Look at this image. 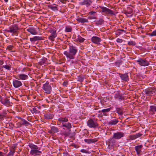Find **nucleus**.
<instances>
[{
	"instance_id": "nucleus-1",
	"label": "nucleus",
	"mask_w": 156,
	"mask_h": 156,
	"mask_svg": "<svg viewBox=\"0 0 156 156\" xmlns=\"http://www.w3.org/2000/svg\"><path fill=\"white\" fill-rule=\"evenodd\" d=\"M61 127L63 128L62 131L64 132L65 135H68L69 134V132L70 130V128H72L71 123L69 122H66L64 124L60 126Z\"/></svg>"
},
{
	"instance_id": "nucleus-2",
	"label": "nucleus",
	"mask_w": 156,
	"mask_h": 156,
	"mask_svg": "<svg viewBox=\"0 0 156 156\" xmlns=\"http://www.w3.org/2000/svg\"><path fill=\"white\" fill-rule=\"evenodd\" d=\"M28 146L31 149L30 153L32 155H36L41 152L39 151L38 147L32 143H29Z\"/></svg>"
},
{
	"instance_id": "nucleus-3",
	"label": "nucleus",
	"mask_w": 156,
	"mask_h": 156,
	"mask_svg": "<svg viewBox=\"0 0 156 156\" xmlns=\"http://www.w3.org/2000/svg\"><path fill=\"white\" fill-rule=\"evenodd\" d=\"M42 88L44 92L48 94L50 93L52 90L51 87L48 82H46L45 83L43 84Z\"/></svg>"
},
{
	"instance_id": "nucleus-4",
	"label": "nucleus",
	"mask_w": 156,
	"mask_h": 156,
	"mask_svg": "<svg viewBox=\"0 0 156 156\" xmlns=\"http://www.w3.org/2000/svg\"><path fill=\"white\" fill-rule=\"evenodd\" d=\"M87 126L90 128H95L98 126V124L95 120L90 119L87 121Z\"/></svg>"
},
{
	"instance_id": "nucleus-5",
	"label": "nucleus",
	"mask_w": 156,
	"mask_h": 156,
	"mask_svg": "<svg viewBox=\"0 0 156 156\" xmlns=\"http://www.w3.org/2000/svg\"><path fill=\"white\" fill-rule=\"evenodd\" d=\"M28 74L20 73L17 74L15 77L18 80H25L28 78Z\"/></svg>"
},
{
	"instance_id": "nucleus-6",
	"label": "nucleus",
	"mask_w": 156,
	"mask_h": 156,
	"mask_svg": "<svg viewBox=\"0 0 156 156\" xmlns=\"http://www.w3.org/2000/svg\"><path fill=\"white\" fill-rule=\"evenodd\" d=\"M136 62H138L139 64L141 66H147L149 65V62L147 61L140 58L136 60Z\"/></svg>"
},
{
	"instance_id": "nucleus-7",
	"label": "nucleus",
	"mask_w": 156,
	"mask_h": 156,
	"mask_svg": "<svg viewBox=\"0 0 156 156\" xmlns=\"http://www.w3.org/2000/svg\"><path fill=\"white\" fill-rule=\"evenodd\" d=\"M124 136V133L122 132H117L113 133V137L115 139H119Z\"/></svg>"
},
{
	"instance_id": "nucleus-8",
	"label": "nucleus",
	"mask_w": 156,
	"mask_h": 156,
	"mask_svg": "<svg viewBox=\"0 0 156 156\" xmlns=\"http://www.w3.org/2000/svg\"><path fill=\"white\" fill-rule=\"evenodd\" d=\"M58 124L61 126L68 121L67 117H61L58 119Z\"/></svg>"
},
{
	"instance_id": "nucleus-9",
	"label": "nucleus",
	"mask_w": 156,
	"mask_h": 156,
	"mask_svg": "<svg viewBox=\"0 0 156 156\" xmlns=\"http://www.w3.org/2000/svg\"><path fill=\"white\" fill-rule=\"evenodd\" d=\"M18 30L17 26L16 25H13L11 27H10L9 29L7 30V31L11 33H16Z\"/></svg>"
},
{
	"instance_id": "nucleus-10",
	"label": "nucleus",
	"mask_w": 156,
	"mask_h": 156,
	"mask_svg": "<svg viewBox=\"0 0 156 156\" xmlns=\"http://www.w3.org/2000/svg\"><path fill=\"white\" fill-rule=\"evenodd\" d=\"M26 30L32 35H35L37 34V32L36 29L33 27H30L27 28Z\"/></svg>"
},
{
	"instance_id": "nucleus-11",
	"label": "nucleus",
	"mask_w": 156,
	"mask_h": 156,
	"mask_svg": "<svg viewBox=\"0 0 156 156\" xmlns=\"http://www.w3.org/2000/svg\"><path fill=\"white\" fill-rule=\"evenodd\" d=\"M13 84L15 88H18L22 86V83L20 81L14 80L13 81Z\"/></svg>"
},
{
	"instance_id": "nucleus-12",
	"label": "nucleus",
	"mask_w": 156,
	"mask_h": 156,
	"mask_svg": "<svg viewBox=\"0 0 156 156\" xmlns=\"http://www.w3.org/2000/svg\"><path fill=\"white\" fill-rule=\"evenodd\" d=\"M1 103L6 107L10 106L12 105V103L10 102L9 100L7 98L4 99Z\"/></svg>"
},
{
	"instance_id": "nucleus-13",
	"label": "nucleus",
	"mask_w": 156,
	"mask_h": 156,
	"mask_svg": "<svg viewBox=\"0 0 156 156\" xmlns=\"http://www.w3.org/2000/svg\"><path fill=\"white\" fill-rule=\"evenodd\" d=\"M91 40L93 43L98 44H100L99 43L101 40L100 38L97 36H93Z\"/></svg>"
},
{
	"instance_id": "nucleus-14",
	"label": "nucleus",
	"mask_w": 156,
	"mask_h": 156,
	"mask_svg": "<svg viewBox=\"0 0 156 156\" xmlns=\"http://www.w3.org/2000/svg\"><path fill=\"white\" fill-rule=\"evenodd\" d=\"M101 9L102 12H105L107 13H109L111 14H114V13L111 10L104 7H102Z\"/></svg>"
},
{
	"instance_id": "nucleus-15",
	"label": "nucleus",
	"mask_w": 156,
	"mask_h": 156,
	"mask_svg": "<svg viewBox=\"0 0 156 156\" xmlns=\"http://www.w3.org/2000/svg\"><path fill=\"white\" fill-rule=\"evenodd\" d=\"M64 54L65 55L66 57L69 58V59H73L74 58V55H72L71 53L69 52V51H65L64 52Z\"/></svg>"
},
{
	"instance_id": "nucleus-16",
	"label": "nucleus",
	"mask_w": 156,
	"mask_h": 156,
	"mask_svg": "<svg viewBox=\"0 0 156 156\" xmlns=\"http://www.w3.org/2000/svg\"><path fill=\"white\" fill-rule=\"evenodd\" d=\"M50 33H51V35L49 37V39L51 41H53L54 39L56 37V31L53 30H50Z\"/></svg>"
},
{
	"instance_id": "nucleus-17",
	"label": "nucleus",
	"mask_w": 156,
	"mask_h": 156,
	"mask_svg": "<svg viewBox=\"0 0 156 156\" xmlns=\"http://www.w3.org/2000/svg\"><path fill=\"white\" fill-rule=\"evenodd\" d=\"M77 51V50L75 47L73 46L70 47L69 51L70 53L72 54V55H75Z\"/></svg>"
},
{
	"instance_id": "nucleus-18",
	"label": "nucleus",
	"mask_w": 156,
	"mask_h": 156,
	"mask_svg": "<svg viewBox=\"0 0 156 156\" xmlns=\"http://www.w3.org/2000/svg\"><path fill=\"white\" fill-rule=\"evenodd\" d=\"M142 147V145H141L136 146L135 147V151L137 154L139 155L140 154L141 151Z\"/></svg>"
},
{
	"instance_id": "nucleus-19",
	"label": "nucleus",
	"mask_w": 156,
	"mask_h": 156,
	"mask_svg": "<svg viewBox=\"0 0 156 156\" xmlns=\"http://www.w3.org/2000/svg\"><path fill=\"white\" fill-rule=\"evenodd\" d=\"M122 80L124 81H127L129 80L128 76L127 74H124L120 75Z\"/></svg>"
},
{
	"instance_id": "nucleus-20",
	"label": "nucleus",
	"mask_w": 156,
	"mask_h": 156,
	"mask_svg": "<svg viewBox=\"0 0 156 156\" xmlns=\"http://www.w3.org/2000/svg\"><path fill=\"white\" fill-rule=\"evenodd\" d=\"M144 92L146 94L148 95H151L154 93H155V90L151 89H146L144 90Z\"/></svg>"
},
{
	"instance_id": "nucleus-21",
	"label": "nucleus",
	"mask_w": 156,
	"mask_h": 156,
	"mask_svg": "<svg viewBox=\"0 0 156 156\" xmlns=\"http://www.w3.org/2000/svg\"><path fill=\"white\" fill-rule=\"evenodd\" d=\"M115 98L120 101L123 100V97L119 93H116L115 95Z\"/></svg>"
},
{
	"instance_id": "nucleus-22",
	"label": "nucleus",
	"mask_w": 156,
	"mask_h": 156,
	"mask_svg": "<svg viewBox=\"0 0 156 156\" xmlns=\"http://www.w3.org/2000/svg\"><path fill=\"white\" fill-rule=\"evenodd\" d=\"M78 21L81 23H87L88 22V20L85 18H79L77 19Z\"/></svg>"
},
{
	"instance_id": "nucleus-23",
	"label": "nucleus",
	"mask_w": 156,
	"mask_h": 156,
	"mask_svg": "<svg viewBox=\"0 0 156 156\" xmlns=\"http://www.w3.org/2000/svg\"><path fill=\"white\" fill-rule=\"evenodd\" d=\"M111 109V108H107L104 109L102 110V112L103 113V114L105 116L107 115L106 113L108 112H109Z\"/></svg>"
},
{
	"instance_id": "nucleus-24",
	"label": "nucleus",
	"mask_w": 156,
	"mask_h": 156,
	"mask_svg": "<svg viewBox=\"0 0 156 156\" xmlns=\"http://www.w3.org/2000/svg\"><path fill=\"white\" fill-rule=\"evenodd\" d=\"M37 108L36 107H34L32 108V110L31 111L32 113H39L40 111L37 110Z\"/></svg>"
},
{
	"instance_id": "nucleus-25",
	"label": "nucleus",
	"mask_w": 156,
	"mask_h": 156,
	"mask_svg": "<svg viewBox=\"0 0 156 156\" xmlns=\"http://www.w3.org/2000/svg\"><path fill=\"white\" fill-rule=\"evenodd\" d=\"M118 122V121L116 119L112 120L110 122L109 124L111 125L116 124Z\"/></svg>"
},
{
	"instance_id": "nucleus-26",
	"label": "nucleus",
	"mask_w": 156,
	"mask_h": 156,
	"mask_svg": "<svg viewBox=\"0 0 156 156\" xmlns=\"http://www.w3.org/2000/svg\"><path fill=\"white\" fill-rule=\"evenodd\" d=\"M84 141L88 144H91L94 142V140L90 139H85L84 140Z\"/></svg>"
},
{
	"instance_id": "nucleus-27",
	"label": "nucleus",
	"mask_w": 156,
	"mask_h": 156,
	"mask_svg": "<svg viewBox=\"0 0 156 156\" xmlns=\"http://www.w3.org/2000/svg\"><path fill=\"white\" fill-rule=\"evenodd\" d=\"M45 118L47 119H51L53 118V115L50 114H48L44 115Z\"/></svg>"
},
{
	"instance_id": "nucleus-28",
	"label": "nucleus",
	"mask_w": 156,
	"mask_h": 156,
	"mask_svg": "<svg viewBox=\"0 0 156 156\" xmlns=\"http://www.w3.org/2000/svg\"><path fill=\"white\" fill-rule=\"evenodd\" d=\"M51 131H52L54 133H57L58 132V128L55 126L51 127Z\"/></svg>"
},
{
	"instance_id": "nucleus-29",
	"label": "nucleus",
	"mask_w": 156,
	"mask_h": 156,
	"mask_svg": "<svg viewBox=\"0 0 156 156\" xmlns=\"http://www.w3.org/2000/svg\"><path fill=\"white\" fill-rule=\"evenodd\" d=\"M3 68H4L5 69L9 70L11 69V66L9 65H4L2 67Z\"/></svg>"
},
{
	"instance_id": "nucleus-30",
	"label": "nucleus",
	"mask_w": 156,
	"mask_h": 156,
	"mask_svg": "<svg viewBox=\"0 0 156 156\" xmlns=\"http://www.w3.org/2000/svg\"><path fill=\"white\" fill-rule=\"evenodd\" d=\"M77 40L80 42H82L84 41L85 39L80 36H78Z\"/></svg>"
},
{
	"instance_id": "nucleus-31",
	"label": "nucleus",
	"mask_w": 156,
	"mask_h": 156,
	"mask_svg": "<svg viewBox=\"0 0 156 156\" xmlns=\"http://www.w3.org/2000/svg\"><path fill=\"white\" fill-rule=\"evenodd\" d=\"M116 111L117 112L119 115H122V110L120 108H117Z\"/></svg>"
},
{
	"instance_id": "nucleus-32",
	"label": "nucleus",
	"mask_w": 156,
	"mask_h": 156,
	"mask_svg": "<svg viewBox=\"0 0 156 156\" xmlns=\"http://www.w3.org/2000/svg\"><path fill=\"white\" fill-rule=\"evenodd\" d=\"M150 109L152 111L156 112V106L154 105L151 106H150Z\"/></svg>"
},
{
	"instance_id": "nucleus-33",
	"label": "nucleus",
	"mask_w": 156,
	"mask_h": 156,
	"mask_svg": "<svg viewBox=\"0 0 156 156\" xmlns=\"http://www.w3.org/2000/svg\"><path fill=\"white\" fill-rule=\"evenodd\" d=\"M136 43L135 41H129L128 42V44L129 45H135Z\"/></svg>"
},
{
	"instance_id": "nucleus-34",
	"label": "nucleus",
	"mask_w": 156,
	"mask_h": 156,
	"mask_svg": "<svg viewBox=\"0 0 156 156\" xmlns=\"http://www.w3.org/2000/svg\"><path fill=\"white\" fill-rule=\"evenodd\" d=\"M72 29L70 27H67L65 28V31L66 32H70L71 31Z\"/></svg>"
},
{
	"instance_id": "nucleus-35",
	"label": "nucleus",
	"mask_w": 156,
	"mask_h": 156,
	"mask_svg": "<svg viewBox=\"0 0 156 156\" xmlns=\"http://www.w3.org/2000/svg\"><path fill=\"white\" fill-rule=\"evenodd\" d=\"M150 36H156V30L153 31L151 33L149 34Z\"/></svg>"
},
{
	"instance_id": "nucleus-36",
	"label": "nucleus",
	"mask_w": 156,
	"mask_h": 156,
	"mask_svg": "<svg viewBox=\"0 0 156 156\" xmlns=\"http://www.w3.org/2000/svg\"><path fill=\"white\" fill-rule=\"evenodd\" d=\"M129 139L131 140H133L136 139V137L135 135H132L129 136Z\"/></svg>"
},
{
	"instance_id": "nucleus-37",
	"label": "nucleus",
	"mask_w": 156,
	"mask_h": 156,
	"mask_svg": "<svg viewBox=\"0 0 156 156\" xmlns=\"http://www.w3.org/2000/svg\"><path fill=\"white\" fill-rule=\"evenodd\" d=\"M20 69H21V68L20 67H18L14 69V71L16 72V73H18L20 72Z\"/></svg>"
},
{
	"instance_id": "nucleus-38",
	"label": "nucleus",
	"mask_w": 156,
	"mask_h": 156,
	"mask_svg": "<svg viewBox=\"0 0 156 156\" xmlns=\"http://www.w3.org/2000/svg\"><path fill=\"white\" fill-rule=\"evenodd\" d=\"M34 38L35 39V41H37V40H40L42 39V37H39V36H34Z\"/></svg>"
},
{
	"instance_id": "nucleus-39",
	"label": "nucleus",
	"mask_w": 156,
	"mask_h": 156,
	"mask_svg": "<svg viewBox=\"0 0 156 156\" xmlns=\"http://www.w3.org/2000/svg\"><path fill=\"white\" fill-rule=\"evenodd\" d=\"M26 68H21V69H20V72L21 73H23L24 72L26 71Z\"/></svg>"
},
{
	"instance_id": "nucleus-40",
	"label": "nucleus",
	"mask_w": 156,
	"mask_h": 156,
	"mask_svg": "<svg viewBox=\"0 0 156 156\" xmlns=\"http://www.w3.org/2000/svg\"><path fill=\"white\" fill-rule=\"evenodd\" d=\"M22 123L23 125H27L28 124V122L25 120H22Z\"/></svg>"
},
{
	"instance_id": "nucleus-41",
	"label": "nucleus",
	"mask_w": 156,
	"mask_h": 156,
	"mask_svg": "<svg viewBox=\"0 0 156 156\" xmlns=\"http://www.w3.org/2000/svg\"><path fill=\"white\" fill-rule=\"evenodd\" d=\"M136 138L141 136H142V134L140 133H136L135 135Z\"/></svg>"
},
{
	"instance_id": "nucleus-42",
	"label": "nucleus",
	"mask_w": 156,
	"mask_h": 156,
	"mask_svg": "<svg viewBox=\"0 0 156 156\" xmlns=\"http://www.w3.org/2000/svg\"><path fill=\"white\" fill-rule=\"evenodd\" d=\"M81 152L83 153H88V151L85 149H81L80 150Z\"/></svg>"
},
{
	"instance_id": "nucleus-43",
	"label": "nucleus",
	"mask_w": 156,
	"mask_h": 156,
	"mask_svg": "<svg viewBox=\"0 0 156 156\" xmlns=\"http://www.w3.org/2000/svg\"><path fill=\"white\" fill-rule=\"evenodd\" d=\"M122 40L121 39L117 38L116 40V41L117 42L121 43L122 42Z\"/></svg>"
},
{
	"instance_id": "nucleus-44",
	"label": "nucleus",
	"mask_w": 156,
	"mask_h": 156,
	"mask_svg": "<svg viewBox=\"0 0 156 156\" xmlns=\"http://www.w3.org/2000/svg\"><path fill=\"white\" fill-rule=\"evenodd\" d=\"M30 41L31 42L35 41V39H34V37L33 38H30Z\"/></svg>"
},
{
	"instance_id": "nucleus-45",
	"label": "nucleus",
	"mask_w": 156,
	"mask_h": 156,
	"mask_svg": "<svg viewBox=\"0 0 156 156\" xmlns=\"http://www.w3.org/2000/svg\"><path fill=\"white\" fill-rule=\"evenodd\" d=\"M48 133H50V134H53L54 133H53V132L52 131H51V129L48 131Z\"/></svg>"
},
{
	"instance_id": "nucleus-46",
	"label": "nucleus",
	"mask_w": 156,
	"mask_h": 156,
	"mask_svg": "<svg viewBox=\"0 0 156 156\" xmlns=\"http://www.w3.org/2000/svg\"><path fill=\"white\" fill-rule=\"evenodd\" d=\"M118 31H120L121 32H124L125 33H126V31L125 30H122V29L118 30Z\"/></svg>"
},
{
	"instance_id": "nucleus-47",
	"label": "nucleus",
	"mask_w": 156,
	"mask_h": 156,
	"mask_svg": "<svg viewBox=\"0 0 156 156\" xmlns=\"http://www.w3.org/2000/svg\"><path fill=\"white\" fill-rule=\"evenodd\" d=\"M96 12L94 11H91L89 12V14H90L91 15H93Z\"/></svg>"
},
{
	"instance_id": "nucleus-48",
	"label": "nucleus",
	"mask_w": 156,
	"mask_h": 156,
	"mask_svg": "<svg viewBox=\"0 0 156 156\" xmlns=\"http://www.w3.org/2000/svg\"><path fill=\"white\" fill-rule=\"evenodd\" d=\"M3 99H4L2 98V97L0 95V102L2 103Z\"/></svg>"
},
{
	"instance_id": "nucleus-49",
	"label": "nucleus",
	"mask_w": 156,
	"mask_h": 156,
	"mask_svg": "<svg viewBox=\"0 0 156 156\" xmlns=\"http://www.w3.org/2000/svg\"><path fill=\"white\" fill-rule=\"evenodd\" d=\"M4 155V154L2 152L0 151V156H3Z\"/></svg>"
},
{
	"instance_id": "nucleus-50",
	"label": "nucleus",
	"mask_w": 156,
	"mask_h": 156,
	"mask_svg": "<svg viewBox=\"0 0 156 156\" xmlns=\"http://www.w3.org/2000/svg\"><path fill=\"white\" fill-rule=\"evenodd\" d=\"M84 4H87H87L88 3V2L87 0L85 1L84 2Z\"/></svg>"
},
{
	"instance_id": "nucleus-51",
	"label": "nucleus",
	"mask_w": 156,
	"mask_h": 156,
	"mask_svg": "<svg viewBox=\"0 0 156 156\" xmlns=\"http://www.w3.org/2000/svg\"><path fill=\"white\" fill-rule=\"evenodd\" d=\"M51 8L52 9H56V7H51Z\"/></svg>"
},
{
	"instance_id": "nucleus-52",
	"label": "nucleus",
	"mask_w": 156,
	"mask_h": 156,
	"mask_svg": "<svg viewBox=\"0 0 156 156\" xmlns=\"http://www.w3.org/2000/svg\"><path fill=\"white\" fill-rule=\"evenodd\" d=\"M9 155H11V156H12L13 155V153L12 152H10L9 154Z\"/></svg>"
},
{
	"instance_id": "nucleus-53",
	"label": "nucleus",
	"mask_w": 156,
	"mask_h": 156,
	"mask_svg": "<svg viewBox=\"0 0 156 156\" xmlns=\"http://www.w3.org/2000/svg\"><path fill=\"white\" fill-rule=\"evenodd\" d=\"M118 33H119L120 34H121L122 33L120 31H118Z\"/></svg>"
},
{
	"instance_id": "nucleus-54",
	"label": "nucleus",
	"mask_w": 156,
	"mask_h": 156,
	"mask_svg": "<svg viewBox=\"0 0 156 156\" xmlns=\"http://www.w3.org/2000/svg\"><path fill=\"white\" fill-rule=\"evenodd\" d=\"M4 0L6 2H8V0Z\"/></svg>"
}]
</instances>
